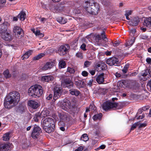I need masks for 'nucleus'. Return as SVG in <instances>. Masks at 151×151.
<instances>
[{
	"label": "nucleus",
	"mask_w": 151,
	"mask_h": 151,
	"mask_svg": "<svg viewBox=\"0 0 151 151\" xmlns=\"http://www.w3.org/2000/svg\"><path fill=\"white\" fill-rule=\"evenodd\" d=\"M91 64V62L88 61H86L85 62L84 65L85 67H87Z\"/></svg>",
	"instance_id": "obj_49"
},
{
	"label": "nucleus",
	"mask_w": 151,
	"mask_h": 151,
	"mask_svg": "<svg viewBox=\"0 0 151 151\" xmlns=\"http://www.w3.org/2000/svg\"><path fill=\"white\" fill-rule=\"evenodd\" d=\"M102 117V114L101 113H99L97 114L94 115L93 117V120L96 121L97 120H100Z\"/></svg>",
	"instance_id": "obj_31"
},
{
	"label": "nucleus",
	"mask_w": 151,
	"mask_h": 151,
	"mask_svg": "<svg viewBox=\"0 0 151 151\" xmlns=\"http://www.w3.org/2000/svg\"><path fill=\"white\" fill-rule=\"evenodd\" d=\"M147 125V123H146L140 124L139 125V128H141L145 127Z\"/></svg>",
	"instance_id": "obj_50"
},
{
	"label": "nucleus",
	"mask_w": 151,
	"mask_h": 151,
	"mask_svg": "<svg viewBox=\"0 0 151 151\" xmlns=\"http://www.w3.org/2000/svg\"><path fill=\"white\" fill-rule=\"evenodd\" d=\"M102 63L101 62H99L96 63L95 66L96 70L97 71V69H100Z\"/></svg>",
	"instance_id": "obj_38"
},
{
	"label": "nucleus",
	"mask_w": 151,
	"mask_h": 151,
	"mask_svg": "<svg viewBox=\"0 0 151 151\" xmlns=\"http://www.w3.org/2000/svg\"><path fill=\"white\" fill-rule=\"evenodd\" d=\"M67 72L70 74H74L75 72V70L73 68L68 67L67 69Z\"/></svg>",
	"instance_id": "obj_35"
},
{
	"label": "nucleus",
	"mask_w": 151,
	"mask_h": 151,
	"mask_svg": "<svg viewBox=\"0 0 151 151\" xmlns=\"http://www.w3.org/2000/svg\"><path fill=\"white\" fill-rule=\"evenodd\" d=\"M145 117V115L144 114H143L142 115H140L137 118V119H142Z\"/></svg>",
	"instance_id": "obj_57"
},
{
	"label": "nucleus",
	"mask_w": 151,
	"mask_h": 151,
	"mask_svg": "<svg viewBox=\"0 0 151 151\" xmlns=\"http://www.w3.org/2000/svg\"><path fill=\"white\" fill-rule=\"evenodd\" d=\"M13 31L16 37L20 38L24 36V33L22 29L20 27L15 26L13 29Z\"/></svg>",
	"instance_id": "obj_5"
},
{
	"label": "nucleus",
	"mask_w": 151,
	"mask_h": 151,
	"mask_svg": "<svg viewBox=\"0 0 151 151\" xmlns=\"http://www.w3.org/2000/svg\"><path fill=\"white\" fill-rule=\"evenodd\" d=\"M88 137L87 135L85 134H83L81 137V139L84 141H86L88 139Z\"/></svg>",
	"instance_id": "obj_39"
},
{
	"label": "nucleus",
	"mask_w": 151,
	"mask_h": 151,
	"mask_svg": "<svg viewBox=\"0 0 151 151\" xmlns=\"http://www.w3.org/2000/svg\"><path fill=\"white\" fill-rule=\"evenodd\" d=\"M86 45L85 44L83 43L81 46V48L84 50H86Z\"/></svg>",
	"instance_id": "obj_55"
},
{
	"label": "nucleus",
	"mask_w": 151,
	"mask_h": 151,
	"mask_svg": "<svg viewBox=\"0 0 151 151\" xmlns=\"http://www.w3.org/2000/svg\"><path fill=\"white\" fill-rule=\"evenodd\" d=\"M150 74L149 71L148 70H146L144 71H142V75L143 76H146L147 75Z\"/></svg>",
	"instance_id": "obj_41"
},
{
	"label": "nucleus",
	"mask_w": 151,
	"mask_h": 151,
	"mask_svg": "<svg viewBox=\"0 0 151 151\" xmlns=\"http://www.w3.org/2000/svg\"><path fill=\"white\" fill-rule=\"evenodd\" d=\"M93 81V79L90 80L88 83V84L90 86H92V83Z\"/></svg>",
	"instance_id": "obj_54"
},
{
	"label": "nucleus",
	"mask_w": 151,
	"mask_h": 151,
	"mask_svg": "<svg viewBox=\"0 0 151 151\" xmlns=\"http://www.w3.org/2000/svg\"><path fill=\"white\" fill-rule=\"evenodd\" d=\"M35 116V117H37L39 119L42 117L41 116V113L39 112L36 113Z\"/></svg>",
	"instance_id": "obj_52"
},
{
	"label": "nucleus",
	"mask_w": 151,
	"mask_h": 151,
	"mask_svg": "<svg viewBox=\"0 0 151 151\" xmlns=\"http://www.w3.org/2000/svg\"><path fill=\"white\" fill-rule=\"evenodd\" d=\"M32 51H29L26 52L22 56V59L24 60L25 59L28 58L29 56L31 54Z\"/></svg>",
	"instance_id": "obj_30"
},
{
	"label": "nucleus",
	"mask_w": 151,
	"mask_h": 151,
	"mask_svg": "<svg viewBox=\"0 0 151 151\" xmlns=\"http://www.w3.org/2000/svg\"><path fill=\"white\" fill-rule=\"evenodd\" d=\"M147 38V36L145 35H143L141 36V38L143 39H146Z\"/></svg>",
	"instance_id": "obj_59"
},
{
	"label": "nucleus",
	"mask_w": 151,
	"mask_h": 151,
	"mask_svg": "<svg viewBox=\"0 0 151 151\" xmlns=\"http://www.w3.org/2000/svg\"><path fill=\"white\" fill-rule=\"evenodd\" d=\"M57 21L61 24H65L67 22V19H64L63 17H59L57 19Z\"/></svg>",
	"instance_id": "obj_29"
},
{
	"label": "nucleus",
	"mask_w": 151,
	"mask_h": 151,
	"mask_svg": "<svg viewBox=\"0 0 151 151\" xmlns=\"http://www.w3.org/2000/svg\"><path fill=\"white\" fill-rule=\"evenodd\" d=\"M129 66V64H127L124 67L122 70V71L123 73H125L127 72Z\"/></svg>",
	"instance_id": "obj_42"
},
{
	"label": "nucleus",
	"mask_w": 151,
	"mask_h": 151,
	"mask_svg": "<svg viewBox=\"0 0 151 151\" xmlns=\"http://www.w3.org/2000/svg\"><path fill=\"white\" fill-rule=\"evenodd\" d=\"M82 74L83 76L86 77L88 75V73L86 71H84L82 72Z\"/></svg>",
	"instance_id": "obj_53"
},
{
	"label": "nucleus",
	"mask_w": 151,
	"mask_h": 151,
	"mask_svg": "<svg viewBox=\"0 0 151 151\" xmlns=\"http://www.w3.org/2000/svg\"><path fill=\"white\" fill-rule=\"evenodd\" d=\"M55 60H53V61L47 62L43 66L41 67L40 69L42 71H44L50 69L55 65Z\"/></svg>",
	"instance_id": "obj_11"
},
{
	"label": "nucleus",
	"mask_w": 151,
	"mask_h": 151,
	"mask_svg": "<svg viewBox=\"0 0 151 151\" xmlns=\"http://www.w3.org/2000/svg\"><path fill=\"white\" fill-rule=\"evenodd\" d=\"M50 115V112L48 109L47 108H45L41 113V117H45Z\"/></svg>",
	"instance_id": "obj_24"
},
{
	"label": "nucleus",
	"mask_w": 151,
	"mask_h": 151,
	"mask_svg": "<svg viewBox=\"0 0 151 151\" xmlns=\"http://www.w3.org/2000/svg\"><path fill=\"white\" fill-rule=\"evenodd\" d=\"M140 20L138 17H135L133 18L132 21L128 22V24L130 25L136 26L138 24Z\"/></svg>",
	"instance_id": "obj_20"
},
{
	"label": "nucleus",
	"mask_w": 151,
	"mask_h": 151,
	"mask_svg": "<svg viewBox=\"0 0 151 151\" xmlns=\"http://www.w3.org/2000/svg\"><path fill=\"white\" fill-rule=\"evenodd\" d=\"M89 72L92 76L94 75L95 73V71L94 70H90Z\"/></svg>",
	"instance_id": "obj_64"
},
{
	"label": "nucleus",
	"mask_w": 151,
	"mask_h": 151,
	"mask_svg": "<svg viewBox=\"0 0 151 151\" xmlns=\"http://www.w3.org/2000/svg\"><path fill=\"white\" fill-rule=\"evenodd\" d=\"M17 17L21 21H24L26 17V14L25 13L23 12H21L18 15Z\"/></svg>",
	"instance_id": "obj_27"
},
{
	"label": "nucleus",
	"mask_w": 151,
	"mask_h": 151,
	"mask_svg": "<svg viewBox=\"0 0 151 151\" xmlns=\"http://www.w3.org/2000/svg\"><path fill=\"white\" fill-rule=\"evenodd\" d=\"M83 6L86 10L90 14L95 15L98 14L99 10V6L96 3H94L93 0L85 1Z\"/></svg>",
	"instance_id": "obj_2"
},
{
	"label": "nucleus",
	"mask_w": 151,
	"mask_h": 151,
	"mask_svg": "<svg viewBox=\"0 0 151 151\" xmlns=\"http://www.w3.org/2000/svg\"><path fill=\"white\" fill-rule=\"evenodd\" d=\"M67 49L65 46H60L58 50V52L60 55H63L66 53Z\"/></svg>",
	"instance_id": "obj_22"
},
{
	"label": "nucleus",
	"mask_w": 151,
	"mask_h": 151,
	"mask_svg": "<svg viewBox=\"0 0 151 151\" xmlns=\"http://www.w3.org/2000/svg\"><path fill=\"white\" fill-rule=\"evenodd\" d=\"M147 86L150 88V89L151 91V79L148 82Z\"/></svg>",
	"instance_id": "obj_62"
},
{
	"label": "nucleus",
	"mask_w": 151,
	"mask_h": 151,
	"mask_svg": "<svg viewBox=\"0 0 151 151\" xmlns=\"http://www.w3.org/2000/svg\"><path fill=\"white\" fill-rule=\"evenodd\" d=\"M83 147L82 146H80L74 151H82L83 150Z\"/></svg>",
	"instance_id": "obj_56"
},
{
	"label": "nucleus",
	"mask_w": 151,
	"mask_h": 151,
	"mask_svg": "<svg viewBox=\"0 0 151 151\" xmlns=\"http://www.w3.org/2000/svg\"><path fill=\"white\" fill-rule=\"evenodd\" d=\"M35 92V85L31 86L29 88L28 90V93L29 96L33 97L36 98V94Z\"/></svg>",
	"instance_id": "obj_14"
},
{
	"label": "nucleus",
	"mask_w": 151,
	"mask_h": 151,
	"mask_svg": "<svg viewBox=\"0 0 151 151\" xmlns=\"http://www.w3.org/2000/svg\"><path fill=\"white\" fill-rule=\"evenodd\" d=\"M1 37L4 40L6 41H9L12 40L10 35L7 32L3 33L2 34Z\"/></svg>",
	"instance_id": "obj_19"
},
{
	"label": "nucleus",
	"mask_w": 151,
	"mask_h": 151,
	"mask_svg": "<svg viewBox=\"0 0 151 151\" xmlns=\"http://www.w3.org/2000/svg\"><path fill=\"white\" fill-rule=\"evenodd\" d=\"M135 32L136 30L135 29H133L130 31V34H132L133 35Z\"/></svg>",
	"instance_id": "obj_58"
},
{
	"label": "nucleus",
	"mask_w": 151,
	"mask_h": 151,
	"mask_svg": "<svg viewBox=\"0 0 151 151\" xmlns=\"http://www.w3.org/2000/svg\"><path fill=\"white\" fill-rule=\"evenodd\" d=\"M54 122L52 119L48 118L43 120L42 126L44 129L47 133H50L54 130Z\"/></svg>",
	"instance_id": "obj_3"
},
{
	"label": "nucleus",
	"mask_w": 151,
	"mask_h": 151,
	"mask_svg": "<svg viewBox=\"0 0 151 151\" xmlns=\"http://www.w3.org/2000/svg\"><path fill=\"white\" fill-rule=\"evenodd\" d=\"M9 133H7L4 134L3 137V140L5 141H8L9 139Z\"/></svg>",
	"instance_id": "obj_33"
},
{
	"label": "nucleus",
	"mask_w": 151,
	"mask_h": 151,
	"mask_svg": "<svg viewBox=\"0 0 151 151\" xmlns=\"http://www.w3.org/2000/svg\"><path fill=\"white\" fill-rule=\"evenodd\" d=\"M132 11L130 10L127 11L125 12V15H127V16H129L132 14Z\"/></svg>",
	"instance_id": "obj_51"
},
{
	"label": "nucleus",
	"mask_w": 151,
	"mask_h": 151,
	"mask_svg": "<svg viewBox=\"0 0 151 151\" xmlns=\"http://www.w3.org/2000/svg\"><path fill=\"white\" fill-rule=\"evenodd\" d=\"M3 74L6 78H8L11 77V75L9 74V71L8 70L4 71Z\"/></svg>",
	"instance_id": "obj_36"
},
{
	"label": "nucleus",
	"mask_w": 151,
	"mask_h": 151,
	"mask_svg": "<svg viewBox=\"0 0 151 151\" xmlns=\"http://www.w3.org/2000/svg\"><path fill=\"white\" fill-rule=\"evenodd\" d=\"M28 105L33 109H36L39 106L38 103L34 100H30L28 102Z\"/></svg>",
	"instance_id": "obj_18"
},
{
	"label": "nucleus",
	"mask_w": 151,
	"mask_h": 151,
	"mask_svg": "<svg viewBox=\"0 0 151 151\" xmlns=\"http://www.w3.org/2000/svg\"><path fill=\"white\" fill-rule=\"evenodd\" d=\"M134 38H133V39L131 40L125 44L126 46L127 47L132 45L134 43Z\"/></svg>",
	"instance_id": "obj_40"
},
{
	"label": "nucleus",
	"mask_w": 151,
	"mask_h": 151,
	"mask_svg": "<svg viewBox=\"0 0 151 151\" xmlns=\"http://www.w3.org/2000/svg\"><path fill=\"white\" fill-rule=\"evenodd\" d=\"M104 73H102L98 75L96 78V81L99 84L104 83Z\"/></svg>",
	"instance_id": "obj_15"
},
{
	"label": "nucleus",
	"mask_w": 151,
	"mask_h": 151,
	"mask_svg": "<svg viewBox=\"0 0 151 151\" xmlns=\"http://www.w3.org/2000/svg\"><path fill=\"white\" fill-rule=\"evenodd\" d=\"M146 62L150 64L151 63V59L150 58H147L146 60Z\"/></svg>",
	"instance_id": "obj_63"
},
{
	"label": "nucleus",
	"mask_w": 151,
	"mask_h": 151,
	"mask_svg": "<svg viewBox=\"0 0 151 151\" xmlns=\"http://www.w3.org/2000/svg\"><path fill=\"white\" fill-rule=\"evenodd\" d=\"M95 40L96 42H99L101 39V38L99 35H97L95 36Z\"/></svg>",
	"instance_id": "obj_47"
},
{
	"label": "nucleus",
	"mask_w": 151,
	"mask_h": 151,
	"mask_svg": "<svg viewBox=\"0 0 151 151\" xmlns=\"http://www.w3.org/2000/svg\"><path fill=\"white\" fill-rule=\"evenodd\" d=\"M13 146L10 143H6L0 145V151H9Z\"/></svg>",
	"instance_id": "obj_12"
},
{
	"label": "nucleus",
	"mask_w": 151,
	"mask_h": 151,
	"mask_svg": "<svg viewBox=\"0 0 151 151\" xmlns=\"http://www.w3.org/2000/svg\"><path fill=\"white\" fill-rule=\"evenodd\" d=\"M41 132V128L37 125H35L32 134V137L34 139L37 138Z\"/></svg>",
	"instance_id": "obj_9"
},
{
	"label": "nucleus",
	"mask_w": 151,
	"mask_h": 151,
	"mask_svg": "<svg viewBox=\"0 0 151 151\" xmlns=\"http://www.w3.org/2000/svg\"><path fill=\"white\" fill-rule=\"evenodd\" d=\"M75 84L78 88L84 87L85 86V83L83 81H78L75 82Z\"/></svg>",
	"instance_id": "obj_28"
},
{
	"label": "nucleus",
	"mask_w": 151,
	"mask_h": 151,
	"mask_svg": "<svg viewBox=\"0 0 151 151\" xmlns=\"http://www.w3.org/2000/svg\"><path fill=\"white\" fill-rule=\"evenodd\" d=\"M143 25L144 26L149 28L150 29L151 28V18H146L144 20L143 22Z\"/></svg>",
	"instance_id": "obj_21"
},
{
	"label": "nucleus",
	"mask_w": 151,
	"mask_h": 151,
	"mask_svg": "<svg viewBox=\"0 0 151 151\" xmlns=\"http://www.w3.org/2000/svg\"><path fill=\"white\" fill-rule=\"evenodd\" d=\"M35 87L36 93L37 97H39L43 93V89L42 87L40 85H35Z\"/></svg>",
	"instance_id": "obj_13"
},
{
	"label": "nucleus",
	"mask_w": 151,
	"mask_h": 151,
	"mask_svg": "<svg viewBox=\"0 0 151 151\" xmlns=\"http://www.w3.org/2000/svg\"><path fill=\"white\" fill-rule=\"evenodd\" d=\"M118 104L116 103L106 101L104 102L101 106L104 110L108 111L113 108H116Z\"/></svg>",
	"instance_id": "obj_4"
},
{
	"label": "nucleus",
	"mask_w": 151,
	"mask_h": 151,
	"mask_svg": "<svg viewBox=\"0 0 151 151\" xmlns=\"http://www.w3.org/2000/svg\"><path fill=\"white\" fill-rule=\"evenodd\" d=\"M36 35L40 37H42L44 36V34L42 33H41L40 30L37 29L36 30Z\"/></svg>",
	"instance_id": "obj_37"
},
{
	"label": "nucleus",
	"mask_w": 151,
	"mask_h": 151,
	"mask_svg": "<svg viewBox=\"0 0 151 151\" xmlns=\"http://www.w3.org/2000/svg\"><path fill=\"white\" fill-rule=\"evenodd\" d=\"M113 45L114 47H116L119 45V43L115 42L114 43L112 42Z\"/></svg>",
	"instance_id": "obj_60"
},
{
	"label": "nucleus",
	"mask_w": 151,
	"mask_h": 151,
	"mask_svg": "<svg viewBox=\"0 0 151 151\" xmlns=\"http://www.w3.org/2000/svg\"><path fill=\"white\" fill-rule=\"evenodd\" d=\"M76 56L78 58H83V56L82 53L80 52H78L76 54Z\"/></svg>",
	"instance_id": "obj_48"
},
{
	"label": "nucleus",
	"mask_w": 151,
	"mask_h": 151,
	"mask_svg": "<svg viewBox=\"0 0 151 151\" xmlns=\"http://www.w3.org/2000/svg\"><path fill=\"white\" fill-rule=\"evenodd\" d=\"M52 97V94H50L47 97V100H50L51 99Z\"/></svg>",
	"instance_id": "obj_61"
},
{
	"label": "nucleus",
	"mask_w": 151,
	"mask_h": 151,
	"mask_svg": "<svg viewBox=\"0 0 151 151\" xmlns=\"http://www.w3.org/2000/svg\"><path fill=\"white\" fill-rule=\"evenodd\" d=\"M20 98V95L18 92L13 91L9 93L5 99L4 106L6 108H12L17 103Z\"/></svg>",
	"instance_id": "obj_1"
},
{
	"label": "nucleus",
	"mask_w": 151,
	"mask_h": 151,
	"mask_svg": "<svg viewBox=\"0 0 151 151\" xmlns=\"http://www.w3.org/2000/svg\"><path fill=\"white\" fill-rule=\"evenodd\" d=\"M106 65L104 63H102V64L101 66V67L100 68V69H97V71H100L101 70H103L104 69H105V68H106Z\"/></svg>",
	"instance_id": "obj_43"
},
{
	"label": "nucleus",
	"mask_w": 151,
	"mask_h": 151,
	"mask_svg": "<svg viewBox=\"0 0 151 151\" xmlns=\"http://www.w3.org/2000/svg\"><path fill=\"white\" fill-rule=\"evenodd\" d=\"M54 79L53 76H43L41 77V80L43 82H48L52 81Z\"/></svg>",
	"instance_id": "obj_17"
},
{
	"label": "nucleus",
	"mask_w": 151,
	"mask_h": 151,
	"mask_svg": "<svg viewBox=\"0 0 151 151\" xmlns=\"http://www.w3.org/2000/svg\"><path fill=\"white\" fill-rule=\"evenodd\" d=\"M101 35H102L103 39L105 41H107V39L105 35L104 32H103L101 34Z\"/></svg>",
	"instance_id": "obj_46"
},
{
	"label": "nucleus",
	"mask_w": 151,
	"mask_h": 151,
	"mask_svg": "<svg viewBox=\"0 0 151 151\" xmlns=\"http://www.w3.org/2000/svg\"><path fill=\"white\" fill-rule=\"evenodd\" d=\"M62 90L61 87L56 86L54 88L53 99L56 100L61 95L62 93Z\"/></svg>",
	"instance_id": "obj_6"
},
{
	"label": "nucleus",
	"mask_w": 151,
	"mask_h": 151,
	"mask_svg": "<svg viewBox=\"0 0 151 151\" xmlns=\"http://www.w3.org/2000/svg\"><path fill=\"white\" fill-rule=\"evenodd\" d=\"M106 63L110 66L116 65L119 63V60L116 57H112L108 59L106 61Z\"/></svg>",
	"instance_id": "obj_10"
},
{
	"label": "nucleus",
	"mask_w": 151,
	"mask_h": 151,
	"mask_svg": "<svg viewBox=\"0 0 151 151\" xmlns=\"http://www.w3.org/2000/svg\"><path fill=\"white\" fill-rule=\"evenodd\" d=\"M10 25V23L7 22H5L0 26V29L2 32H6L7 31L8 27Z\"/></svg>",
	"instance_id": "obj_16"
},
{
	"label": "nucleus",
	"mask_w": 151,
	"mask_h": 151,
	"mask_svg": "<svg viewBox=\"0 0 151 151\" xmlns=\"http://www.w3.org/2000/svg\"><path fill=\"white\" fill-rule=\"evenodd\" d=\"M127 83L125 81H119L117 83V86L119 88H125L127 86Z\"/></svg>",
	"instance_id": "obj_26"
},
{
	"label": "nucleus",
	"mask_w": 151,
	"mask_h": 151,
	"mask_svg": "<svg viewBox=\"0 0 151 151\" xmlns=\"http://www.w3.org/2000/svg\"><path fill=\"white\" fill-rule=\"evenodd\" d=\"M139 122H135L133 124L130 129V131L134 130L136 127L137 126L139 125Z\"/></svg>",
	"instance_id": "obj_44"
},
{
	"label": "nucleus",
	"mask_w": 151,
	"mask_h": 151,
	"mask_svg": "<svg viewBox=\"0 0 151 151\" xmlns=\"http://www.w3.org/2000/svg\"><path fill=\"white\" fill-rule=\"evenodd\" d=\"M70 93L72 95H75L76 96H78L80 94V92L78 90L74 89L72 88L69 90Z\"/></svg>",
	"instance_id": "obj_25"
},
{
	"label": "nucleus",
	"mask_w": 151,
	"mask_h": 151,
	"mask_svg": "<svg viewBox=\"0 0 151 151\" xmlns=\"http://www.w3.org/2000/svg\"><path fill=\"white\" fill-rule=\"evenodd\" d=\"M90 109L92 112H93L96 110V107L93 105H91L90 106Z\"/></svg>",
	"instance_id": "obj_45"
},
{
	"label": "nucleus",
	"mask_w": 151,
	"mask_h": 151,
	"mask_svg": "<svg viewBox=\"0 0 151 151\" xmlns=\"http://www.w3.org/2000/svg\"><path fill=\"white\" fill-rule=\"evenodd\" d=\"M65 62L63 60H62L60 61L59 62V66L60 68H65Z\"/></svg>",
	"instance_id": "obj_34"
},
{
	"label": "nucleus",
	"mask_w": 151,
	"mask_h": 151,
	"mask_svg": "<svg viewBox=\"0 0 151 151\" xmlns=\"http://www.w3.org/2000/svg\"><path fill=\"white\" fill-rule=\"evenodd\" d=\"M59 117L61 120L65 121L69 119L67 113L62 112L59 114Z\"/></svg>",
	"instance_id": "obj_23"
},
{
	"label": "nucleus",
	"mask_w": 151,
	"mask_h": 151,
	"mask_svg": "<svg viewBox=\"0 0 151 151\" xmlns=\"http://www.w3.org/2000/svg\"><path fill=\"white\" fill-rule=\"evenodd\" d=\"M60 106L64 110L67 111L71 107V104L68 100L65 99L60 102Z\"/></svg>",
	"instance_id": "obj_8"
},
{
	"label": "nucleus",
	"mask_w": 151,
	"mask_h": 151,
	"mask_svg": "<svg viewBox=\"0 0 151 151\" xmlns=\"http://www.w3.org/2000/svg\"><path fill=\"white\" fill-rule=\"evenodd\" d=\"M62 86L64 87H68L70 88L73 86V82L69 78H67L63 80L61 83Z\"/></svg>",
	"instance_id": "obj_7"
},
{
	"label": "nucleus",
	"mask_w": 151,
	"mask_h": 151,
	"mask_svg": "<svg viewBox=\"0 0 151 151\" xmlns=\"http://www.w3.org/2000/svg\"><path fill=\"white\" fill-rule=\"evenodd\" d=\"M45 54L44 53H41L39 54L37 56H35L33 58V60H39L43 57L44 56Z\"/></svg>",
	"instance_id": "obj_32"
}]
</instances>
